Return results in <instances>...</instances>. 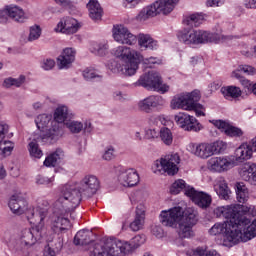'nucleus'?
<instances>
[{"label":"nucleus","instance_id":"obj_1","mask_svg":"<svg viewBox=\"0 0 256 256\" xmlns=\"http://www.w3.org/2000/svg\"><path fill=\"white\" fill-rule=\"evenodd\" d=\"M217 207L214 209V214L216 217H224V219H229L225 222H218L215 223L211 229L209 230V234L216 236V235H224V243L225 245H229L230 247L236 245V243H247V241H251V235L249 233L243 234L241 229L246 227L248 220H240L239 218L235 217L234 214L230 216H225V214H217Z\"/></svg>","mask_w":256,"mask_h":256},{"label":"nucleus","instance_id":"obj_2","mask_svg":"<svg viewBox=\"0 0 256 256\" xmlns=\"http://www.w3.org/2000/svg\"><path fill=\"white\" fill-rule=\"evenodd\" d=\"M79 207V195L71 194L69 192H60L56 201L53 204V215L51 217L50 226L53 232L63 233L71 227L69 215Z\"/></svg>","mask_w":256,"mask_h":256},{"label":"nucleus","instance_id":"obj_3","mask_svg":"<svg viewBox=\"0 0 256 256\" xmlns=\"http://www.w3.org/2000/svg\"><path fill=\"white\" fill-rule=\"evenodd\" d=\"M145 243L144 235H136L130 242L121 240H108L104 244H97L90 256H125L133 253L135 249Z\"/></svg>","mask_w":256,"mask_h":256},{"label":"nucleus","instance_id":"obj_4","mask_svg":"<svg viewBox=\"0 0 256 256\" xmlns=\"http://www.w3.org/2000/svg\"><path fill=\"white\" fill-rule=\"evenodd\" d=\"M112 55L117 59L123 61V63H117L115 73H121L127 77H131L137 73L139 69V63L143 61V55L136 50L127 46H118L112 50Z\"/></svg>","mask_w":256,"mask_h":256},{"label":"nucleus","instance_id":"obj_5","mask_svg":"<svg viewBox=\"0 0 256 256\" xmlns=\"http://www.w3.org/2000/svg\"><path fill=\"white\" fill-rule=\"evenodd\" d=\"M8 206L14 215H23L25 213L29 223H39L49 215L47 208L29 206V202L19 194L11 196Z\"/></svg>","mask_w":256,"mask_h":256},{"label":"nucleus","instance_id":"obj_6","mask_svg":"<svg viewBox=\"0 0 256 256\" xmlns=\"http://www.w3.org/2000/svg\"><path fill=\"white\" fill-rule=\"evenodd\" d=\"M100 188L101 182L99 181V178L95 175L88 174L84 176L80 182H68L65 184L60 193L63 195L67 191L70 194V197H73L75 194L78 195L80 205L82 195L85 197H93Z\"/></svg>","mask_w":256,"mask_h":256},{"label":"nucleus","instance_id":"obj_7","mask_svg":"<svg viewBox=\"0 0 256 256\" xmlns=\"http://www.w3.org/2000/svg\"><path fill=\"white\" fill-rule=\"evenodd\" d=\"M179 0H156L149 6L144 7L136 16L137 21H147L157 15H169L177 7Z\"/></svg>","mask_w":256,"mask_h":256},{"label":"nucleus","instance_id":"obj_8","mask_svg":"<svg viewBox=\"0 0 256 256\" xmlns=\"http://www.w3.org/2000/svg\"><path fill=\"white\" fill-rule=\"evenodd\" d=\"M189 149L192 155L199 159H209L213 155H221L227 149V143L217 140L211 143L190 144Z\"/></svg>","mask_w":256,"mask_h":256},{"label":"nucleus","instance_id":"obj_9","mask_svg":"<svg viewBox=\"0 0 256 256\" xmlns=\"http://www.w3.org/2000/svg\"><path fill=\"white\" fill-rule=\"evenodd\" d=\"M178 39L185 45H201L217 41V35L203 30H182L178 33Z\"/></svg>","mask_w":256,"mask_h":256},{"label":"nucleus","instance_id":"obj_10","mask_svg":"<svg viewBox=\"0 0 256 256\" xmlns=\"http://www.w3.org/2000/svg\"><path fill=\"white\" fill-rule=\"evenodd\" d=\"M181 163V158L179 154H168L160 159L154 161L152 165V171L155 175H177L179 173V164Z\"/></svg>","mask_w":256,"mask_h":256},{"label":"nucleus","instance_id":"obj_11","mask_svg":"<svg viewBox=\"0 0 256 256\" xmlns=\"http://www.w3.org/2000/svg\"><path fill=\"white\" fill-rule=\"evenodd\" d=\"M35 227L24 229L20 233V245L24 247H32L39 239L43 237V231L45 229V219L38 222H30Z\"/></svg>","mask_w":256,"mask_h":256},{"label":"nucleus","instance_id":"obj_12","mask_svg":"<svg viewBox=\"0 0 256 256\" xmlns=\"http://www.w3.org/2000/svg\"><path fill=\"white\" fill-rule=\"evenodd\" d=\"M197 211L192 208H187L185 211L182 208V216L180 217L179 236L183 239L193 237V227L197 225Z\"/></svg>","mask_w":256,"mask_h":256},{"label":"nucleus","instance_id":"obj_13","mask_svg":"<svg viewBox=\"0 0 256 256\" xmlns=\"http://www.w3.org/2000/svg\"><path fill=\"white\" fill-rule=\"evenodd\" d=\"M136 85L144 87L145 89H153V91H157L162 94L169 91V85L163 84L161 75H159L158 72L153 71L141 76L136 82Z\"/></svg>","mask_w":256,"mask_h":256},{"label":"nucleus","instance_id":"obj_14","mask_svg":"<svg viewBox=\"0 0 256 256\" xmlns=\"http://www.w3.org/2000/svg\"><path fill=\"white\" fill-rule=\"evenodd\" d=\"M167 105V101L161 95H150L137 102V109L140 113H153V109L161 111Z\"/></svg>","mask_w":256,"mask_h":256},{"label":"nucleus","instance_id":"obj_15","mask_svg":"<svg viewBox=\"0 0 256 256\" xmlns=\"http://www.w3.org/2000/svg\"><path fill=\"white\" fill-rule=\"evenodd\" d=\"M183 215V208L180 206L170 208L169 210H163L160 213V223L164 227H171L177 229L180 225L181 217Z\"/></svg>","mask_w":256,"mask_h":256},{"label":"nucleus","instance_id":"obj_16","mask_svg":"<svg viewBox=\"0 0 256 256\" xmlns=\"http://www.w3.org/2000/svg\"><path fill=\"white\" fill-rule=\"evenodd\" d=\"M174 121L184 129V131H194V133H199L203 129V125L199 123L197 118L191 116L185 112H179L174 116Z\"/></svg>","mask_w":256,"mask_h":256},{"label":"nucleus","instance_id":"obj_17","mask_svg":"<svg viewBox=\"0 0 256 256\" xmlns=\"http://www.w3.org/2000/svg\"><path fill=\"white\" fill-rule=\"evenodd\" d=\"M112 36L114 41L120 45H135L137 43V36L123 25H115L112 29Z\"/></svg>","mask_w":256,"mask_h":256},{"label":"nucleus","instance_id":"obj_18","mask_svg":"<svg viewBox=\"0 0 256 256\" xmlns=\"http://www.w3.org/2000/svg\"><path fill=\"white\" fill-rule=\"evenodd\" d=\"M195 93H197V90L191 93H182L174 96L170 102V109L191 111V109H193L192 101L197 99Z\"/></svg>","mask_w":256,"mask_h":256},{"label":"nucleus","instance_id":"obj_19","mask_svg":"<svg viewBox=\"0 0 256 256\" xmlns=\"http://www.w3.org/2000/svg\"><path fill=\"white\" fill-rule=\"evenodd\" d=\"M207 167L212 173H225L233 167V162L228 157L216 156L208 160Z\"/></svg>","mask_w":256,"mask_h":256},{"label":"nucleus","instance_id":"obj_20","mask_svg":"<svg viewBox=\"0 0 256 256\" xmlns=\"http://www.w3.org/2000/svg\"><path fill=\"white\" fill-rule=\"evenodd\" d=\"M186 196L190 197L193 203L201 209H207L211 206V202L213 201L211 195L205 192H197L195 188H188L186 190Z\"/></svg>","mask_w":256,"mask_h":256},{"label":"nucleus","instance_id":"obj_21","mask_svg":"<svg viewBox=\"0 0 256 256\" xmlns=\"http://www.w3.org/2000/svg\"><path fill=\"white\" fill-rule=\"evenodd\" d=\"M118 183L122 187H135L139 184V173L133 168L121 170L118 174Z\"/></svg>","mask_w":256,"mask_h":256},{"label":"nucleus","instance_id":"obj_22","mask_svg":"<svg viewBox=\"0 0 256 256\" xmlns=\"http://www.w3.org/2000/svg\"><path fill=\"white\" fill-rule=\"evenodd\" d=\"M7 133H9V125L5 122H0V153L4 155V157L11 155L15 147L13 142L5 140Z\"/></svg>","mask_w":256,"mask_h":256},{"label":"nucleus","instance_id":"obj_23","mask_svg":"<svg viewBox=\"0 0 256 256\" xmlns=\"http://www.w3.org/2000/svg\"><path fill=\"white\" fill-rule=\"evenodd\" d=\"M78 30L77 20L71 17L62 19L55 28L56 33H64L65 35H73Z\"/></svg>","mask_w":256,"mask_h":256},{"label":"nucleus","instance_id":"obj_24","mask_svg":"<svg viewBox=\"0 0 256 256\" xmlns=\"http://www.w3.org/2000/svg\"><path fill=\"white\" fill-rule=\"evenodd\" d=\"M76 51L73 48H65L57 58L59 69H69L75 61Z\"/></svg>","mask_w":256,"mask_h":256},{"label":"nucleus","instance_id":"obj_25","mask_svg":"<svg viewBox=\"0 0 256 256\" xmlns=\"http://www.w3.org/2000/svg\"><path fill=\"white\" fill-rule=\"evenodd\" d=\"M213 125L220 129L222 133L228 135V137H242L243 131L235 126H231L229 123L223 120H213Z\"/></svg>","mask_w":256,"mask_h":256},{"label":"nucleus","instance_id":"obj_26","mask_svg":"<svg viewBox=\"0 0 256 256\" xmlns=\"http://www.w3.org/2000/svg\"><path fill=\"white\" fill-rule=\"evenodd\" d=\"M240 177L250 185H256V164L246 163L239 170Z\"/></svg>","mask_w":256,"mask_h":256},{"label":"nucleus","instance_id":"obj_27","mask_svg":"<svg viewBox=\"0 0 256 256\" xmlns=\"http://www.w3.org/2000/svg\"><path fill=\"white\" fill-rule=\"evenodd\" d=\"M7 7L9 17L15 23H26V21L29 19V16H27V13H25V10H23L21 6L10 4L7 5Z\"/></svg>","mask_w":256,"mask_h":256},{"label":"nucleus","instance_id":"obj_28","mask_svg":"<svg viewBox=\"0 0 256 256\" xmlns=\"http://www.w3.org/2000/svg\"><path fill=\"white\" fill-rule=\"evenodd\" d=\"M144 225H145V206L140 204L136 207V214H135L134 220L130 223L129 227L131 231L137 232V231H141Z\"/></svg>","mask_w":256,"mask_h":256},{"label":"nucleus","instance_id":"obj_29","mask_svg":"<svg viewBox=\"0 0 256 256\" xmlns=\"http://www.w3.org/2000/svg\"><path fill=\"white\" fill-rule=\"evenodd\" d=\"M136 40H138V45L141 49H150L151 51L159 49V42L149 34L140 33L136 37Z\"/></svg>","mask_w":256,"mask_h":256},{"label":"nucleus","instance_id":"obj_30","mask_svg":"<svg viewBox=\"0 0 256 256\" xmlns=\"http://www.w3.org/2000/svg\"><path fill=\"white\" fill-rule=\"evenodd\" d=\"M253 146L251 144H242L235 150V159L238 163H243V161H249L253 157Z\"/></svg>","mask_w":256,"mask_h":256},{"label":"nucleus","instance_id":"obj_31","mask_svg":"<svg viewBox=\"0 0 256 256\" xmlns=\"http://www.w3.org/2000/svg\"><path fill=\"white\" fill-rule=\"evenodd\" d=\"M87 9L89 11V17L93 19V21H99L101 17H103V8H101V4L97 0H90L87 4Z\"/></svg>","mask_w":256,"mask_h":256},{"label":"nucleus","instance_id":"obj_32","mask_svg":"<svg viewBox=\"0 0 256 256\" xmlns=\"http://www.w3.org/2000/svg\"><path fill=\"white\" fill-rule=\"evenodd\" d=\"M63 134L61 133V128H59V124L54 122L52 128L46 129L44 132L40 134L42 140L51 139V141H55L59 139Z\"/></svg>","mask_w":256,"mask_h":256},{"label":"nucleus","instance_id":"obj_33","mask_svg":"<svg viewBox=\"0 0 256 256\" xmlns=\"http://www.w3.org/2000/svg\"><path fill=\"white\" fill-rule=\"evenodd\" d=\"M71 113H69V108L67 106H59L54 112L55 123H65L67 119H71Z\"/></svg>","mask_w":256,"mask_h":256},{"label":"nucleus","instance_id":"obj_34","mask_svg":"<svg viewBox=\"0 0 256 256\" xmlns=\"http://www.w3.org/2000/svg\"><path fill=\"white\" fill-rule=\"evenodd\" d=\"M93 233L89 230H80L74 237V245H89Z\"/></svg>","mask_w":256,"mask_h":256},{"label":"nucleus","instance_id":"obj_35","mask_svg":"<svg viewBox=\"0 0 256 256\" xmlns=\"http://www.w3.org/2000/svg\"><path fill=\"white\" fill-rule=\"evenodd\" d=\"M221 93L225 97V99H239V97L243 95L241 88L237 86L222 87Z\"/></svg>","mask_w":256,"mask_h":256},{"label":"nucleus","instance_id":"obj_36","mask_svg":"<svg viewBox=\"0 0 256 256\" xmlns=\"http://www.w3.org/2000/svg\"><path fill=\"white\" fill-rule=\"evenodd\" d=\"M205 21V15L203 13H194L186 16L184 23L189 27H199Z\"/></svg>","mask_w":256,"mask_h":256},{"label":"nucleus","instance_id":"obj_37","mask_svg":"<svg viewBox=\"0 0 256 256\" xmlns=\"http://www.w3.org/2000/svg\"><path fill=\"white\" fill-rule=\"evenodd\" d=\"M236 199L238 203H247L249 201V189L243 183L236 185Z\"/></svg>","mask_w":256,"mask_h":256},{"label":"nucleus","instance_id":"obj_38","mask_svg":"<svg viewBox=\"0 0 256 256\" xmlns=\"http://www.w3.org/2000/svg\"><path fill=\"white\" fill-rule=\"evenodd\" d=\"M91 53L98 55L99 57H105L107 51H109V45L106 42H93L90 47Z\"/></svg>","mask_w":256,"mask_h":256},{"label":"nucleus","instance_id":"obj_39","mask_svg":"<svg viewBox=\"0 0 256 256\" xmlns=\"http://www.w3.org/2000/svg\"><path fill=\"white\" fill-rule=\"evenodd\" d=\"M193 189L191 186H187V183L183 179L176 180L170 187L171 195H179L180 191H184L185 195H187V190Z\"/></svg>","mask_w":256,"mask_h":256},{"label":"nucleus","instance_id":"obj_40","mask_svg":"<svg viewBox=\"0 0 256 256\" xmlns=\"http://www.w3.org/2000/svg\"><path fill=\"white\" fill-rule=\"evenodd\" d=\"M35 123L39 131H41V133H45V131L49 127V124L51 123V115L41 114L37 116V118L35 119Z\"/></svg>","mask_w":256,"mask_h":256},{"label":"nucleus","instance_id":"obj_41","mask_svg":"<svg viewBox=\"0 0 256 256\" xmlns=\"http://www.w3.org/2000/svg\"><path fill=\"white\" fill-rule=\"evenodd\" d=\"M214 190L216 191L217 195L223 199H227L229 197V187L227 186V182H225V180H218L214 185Z\"/></svg>","mask_w":256,"mask_h":256},{"label":"nucleus","instance_id":"obj_42","mask_svg":"<svg viewBox=\"0 0 256 256\" xmlns=\"http://www.w3.org/2000/svg\"><path fill=\"white\" fill-rule=\"evenodd\" d=\"M28 151L30 153V157L33 159H41L43 157V150L39 147L37 140H32L28 144Z\"/></svg>","mask_w":256,"mask_h":256},{"label":"nucleus","instance_id":"obj_43","mask_svg":"<svg viewBox=\"0 0 256 256\" xmlns=\"http://www.w3.org/2000/svg\"><path fill=\"white\" fill-rule=\"evenodd\" d=\"M194 97H196V100H192V108L191 111H195L197 117H205V107L203 105L197 103L199 99H201V94L199 91L196 90V93H194Z\"/></svg>","mask_w":256,"mask_h":256},{"label":"nucleus","instance_id":"obj_44","mask_svg":"<svg viewBox=\"0 0 256 256\" xmlns=\"http://www.w3.org/2000/svg\"><path fill=\"white\" fill-rule=\"evenodd\" d=\"M63 157V150L58 149L54 153L50 154L48 157H46L44 161L45 167H55L57 165V161Z\"/></svg>","mask_w":256,"mask_h":256},{"label":"nucleus","instance_id":"obj_45","mask_svg":"<svg viewBox=\"0 0 256 256\" xmlns=\"http://www.w3.org/2000/svg\"><path fill=\"white\" fill-rule=\"evenodd\" d=\"M160 139L164 143V145H173V132H171V129L167 127L161 128Z\"/></svg>","mask_w":256,"mask_h":256},{"label":"nucleus","instance_id":"obj_46","mask_svg":"<svg viewBox=\"0 0 256 256\" xmlns=\"http://www.w3.org/2000/svg\"><path fill=\"white\" fill-rule=\"evenodd\" d=\"M82 75L86 81H93V79H98L99 81L103 77L101 76V74L97 73L93 68H86L83 71Z\"/></svg>","mask_w":256,"mask_h":256},{"label":"nucleus","instance_id":"obj_47","mask_svg":"<svg viewBox=\"0 0 256 256\" xmlns=\"http://www.w3.org/2000/svg\"><path fill=\"white\" fill-rule=\"evenodd\" d=\"M41 37V27L34 25L30 27L28 41L32 43V41H37Z\"/></svg>","mask_w":256,"mask_h":256},{"label":"nucleus","instance_id":"obj_48","mask_svg":"<svg viewBox=\"0 0 256 256\" xmlns=\"http://www.w3.org/2000/svg\"><path fill=\"white\" fill-rule=\"evenodd\" d=\"M66 127L71 131V133H81V131H83V123L78 121L67 122Z\"/></svg>","mask_w":256,"mask_h":256},{"label":"nucleus","instance_id":"obj_49","mask_svg":"<svg viewBox=\"0 0 256 256\" xmlns=\"http://www.w3.org/2000/svg\"><path fill=\"white\" fill-rule=\"evenodd\" d=\"M141 61H143L144 65H148L149 67H153L152 65H161V63H163L162 60L157 57L142 58Z\"/></svg>","mask_w":256,"mask_h":256},{"label":"nucleus","instance_id":"obj_50","mask_svg":"<svg viewBox=\"0 0 256 256\" xmlns=\"http://www.w3.org/2000/svg\"><path fill=\"white\" fill-rule=\"evenodd\" d=\"M115 157V148L113 146H109L106 148L104 154H103V159L105 161H111Z\"/></svg>","mask_w":256,"mask_h":256},{"label":"nucleus","instance_id":"obj_51","mask_svg":"<svg viewBox=\"0 0 256 256\" xmlns=\"http://www.w3.org/2000/svg\"><path fill=\"white\" fill-rule=\"evenodd\" d=\"M53 181H55V179L53 178H47L45 176H37L36 177V183L37 185H53Z\"/></svg>","mask_w":256,"mask_h":256},{"label":"nucleus","instance_id":"obj_52","mask_svg":"<svg viewBox=\"0 0 256 256\" xmlns=\"http://www.w3.org/2000/svg\"><path fill=\"white\" fill-rule=\"evenodd\" d=\"M239 71L246 73V75H255V73H256L255 67H253L251 65H246V64L240 65Z\"/></svg>","mask_w":256,"mask_h":256},{"label":"nucleus","instance_id":"obj_53","mask_svg":"<svg viewBox=\"0 0 256 256\" xmlns=\"http://www.w3.org/2000/svg\"><path fill=\"white\" fill-rule=\"evenodd\" d=\"M9 19V9L5 6L4 9L0 10V23H8Z\"/></svg>","mask_w":256,"mask_h":256},{"label":"nucleus","instance_id":"obj_54","mask_svg":"<svg viewBox=\"0 0 256 256\" xmlns=\"http://www.w3.org/2000/svg\"><path fill=\"white\" fill-rule=\"evenodd\" d=\"M41 67L42 69H44V71H51V69L55 67V60L53 59L43 60Z\"/></svg>","mask_w":256,"mask_h":256},{"label":"nucleus","instance_id":"obj_55","mask_svg":"<svg viewBox=\"0 0 256 256\" xmlns=\"http://www.w3.org/2000/svg\"><path fill=\"white\" fill-rule=\"evenodd\" d=\"M207 247H198L190 252V256H205Z\"/></svg>","mask_w":256,"mask_h":256},{"label":"nucleus","instance_id":"obj_56","mask_svg":"<svg viewBox=\"0 0 256 256\" xmlns=\"http://www.w3.org/2000/svg\"><path fill=\"white\" fill-rule=\"evenodd\" d=\"M152 234L155 235V237L161 238L163 237V228L161 226H153L152 227Z\"/></svg>","mask_w":256,"mask_h":256},{"label":"nucleus","instance_id":"obj_57","mask_svg":"<svg viewBox=\"0 0 256 256\" xmlns=\"http://www.w3.org/2000/svg\"><path fill=\"white\" fill-rule=\"evenodd\" d=\"M224 2L225 0H207L206 5L207 7H220Z\"/></svg>","mask_w":256,"mask_h":256},{"label":"nucleus","instance_id":"obj_58","mask_svg":"<svg viewBox=\"0 0 256 256\" xmlns=\"http://www.w3.org/2000/svg\"><path fill=\"white\" fill-rule=\"evenodd\" d=\"M146 137L147 139H157V137H159V133L155 129H148L146 130Z\"/></svg>","mask_w":256,"mask_h":256},{"label":"nucleus","instance_id":"obj_59","mask_svg":"<svg viewBox=\"0 0 256 256\" xmlns=\"http://www.w3.org/2000/svg\"><path fill=\"white\" fill-rule=\"evenodd\" d=\"M14 87H21L25 83V76L21 75L19 78H12Z\"/></svg>","mask_w":256,"mask_h":256},{"label":"nucleus","instance_id":"obj_60","mask_svg":"<svg viewBox=\"0 0 256 256\" xmlns=\"http://www.w3.org/2000/svg\"><path fill=\"white\" fill-rule=\"evenodd\" d=\"M243 5L246 9H256V0H244Z\"/></svg>","mask_w":256,"mask_h":256},{"label":"nucleus","instance_id":"obj_61","mask_svg":"<svg viewBox=\"0 0 256 256\" xmlns=\"http://www.w3.org/2000/svg\"><path fill=\"white\" fill-rule=\"evenodd\" d=\"M157 121H160L163 125V122L165 121V116L158 115V116H151L150 117V122L151 123H157Z\"/></svg>","mask_w":256,"mask_h":256},{"label":"nucleus","instance_id":"obj_62","mask_svg":"<svg viewBox=\"0 0 256 256\" xmlns=\"http://www.w3.org/2000/svg\"><path fill=\"white\" fill-rule=\"evenodd\" d=\"M113 97L116 101H123V99H125V95L121 91H115Z\"/></svg>","mask_w":256,"mask_h":256},{"label":"nucleus","instance_id":"obj_63","mask_svg":"<svg viewBox=\"0 0 256 256\" xmlns=\"http://www.w3.org/2000/svg\"><path fill=\"white\" fill-rule=\"evenodd\" d=\"M3 87H5L6 89H10V87H14L13 78H6L3 82Z\"/></svg>","mask_w":256,"mask_h":256},{"label":"nucleus","instance_id":"obj_64","mask_svg":"<svg viewBox=\"0 0 256 256\" xmlns=\"http://www.w3.org/2000/svg\"><path fill=\"white\" fill-rule=\"evenodd\" d=\"M44 256H56L55 251L49 246H46L44 249Z\"/></svg>","mask_w":256,"mask_h":256}]
</instances>
